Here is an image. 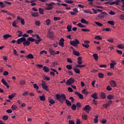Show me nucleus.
Instances as JSON below:
<instances>
[{"instance_id":"obj_21","label":"nucleus","mask_w":124,"mask_h":124,"mask_svg":"<svg viewBox=\"0 0 124 124\" xmlns=\"http://www.w3.org/2000/svg\"><path fill=\"white\" fill-rule=\"evenodd\" d=\"M114 95L112 94H109L107 96V98L109 100H111V99H114Z\"/></svg>"},{"instance_id":"obj_41","label":"nucleus","mask_w":124,"mask_h":124,"mask_svg":"<svg viewBox=\"0 0 124 124\" xmlns=\"http://www.w3.org/2000/svg\"><path fill=\"white\" fill-rule=\"evenodd\" d=\"M94 23L95 24H96V25H97V26H98V27H102V26H103V24H102V23L99 22L95 21Z\"/></svg>"},{"instance_id":"obj_51","label":"nucleus","mask_w":124,"mask_h":124,"mask_svg":"<svg viewBox=\"0 0 124 124\" xmlns=\"http://www.w3.org/2000/svg\"><path fill=\"white\" fill-rule=\"evenodd\" d=\"M11 108H12V110H16V109H17V108H18V107H17V106H16V105H13L11 107Z\"/></svg>"},{"instance_id":"obj_33","label":"nucleus","mask_w":124,"mask_h":124,"mask_svg":"<svg viewBox=\"0 0 124 124\" xmlns=\"http://www.w3.org/2000/svg\"><path fill=\"white\" fill-rule=\"evenodd\" d=\"M39 98L41 101H45L46 100L45 96L44 95H43L42 96H40Z\"/></svg>"},{"instance_id":"obj_54","label":"nucleus","mask_w":124,"mask_h":124,"mask_svg":"<svg viewBox=\"0 0 124 124\" xmlns=\"http://www.w3.org/2000/svg\"><path fill=\"white\" fill-rule=\"evenodd\" d=\"M48 102H49V103H50V104H55V103H56V102H55V101H54V100H53V99H51Z\"/></svg>"},{"instance_id":"obj_2","label":"nucleus","mask_w":124,"mask_h":124,"mask_svg":"<svg viewBox=\"0 0 124 124\" xmlns=\"http://www.w3.org/2000/svg\"><path fill=\"white\" fill-rule=\"evenodd\" d=\"M70 44L72 46H74V47H76L78 46V44H80V41H79V40L76 39L74 41H70Z\"/></svg>"},{"instance_id":"obj_5","label":"nucleus","mask_w":124,"mask_h":124,"mask_svg":"<svg viewBox=\"0 0 124 124\" xmlns=\"http://www.w3.org/2000/svg\"><path fill=\"white\" fill-rule=\"evenodd\" d=\"M74 82H75V80H74V79L70 78L67 80L66 85H71L72 84H74Z\"/></svg>"},{"instance_id":"obj_6","label":"nucleus","mask_w":124,"mask_h":124,"mask_svg":"<svg viewBox=\"0 0 124 124\" xmlns=\"http://www.w3.org/2000/svg\"><path fill=\"white\" fill-rule=\"evenodd\" d=\"M19 23V20L16 19V20H14V22L12 23V26L13 27H14V28H19V26L17 25V24Z\"/></svg>"},{"instance_id":"obj_19","label":"nucleus","mask_w":124,"mask_h":124,"mask_svg":"<svg viewBox=\"0 0 124 124\" xmlns=\"http://www.w3.org/2000/svg\"><path fill=\"white\" fill-rule=\"evenodd\" d=\"M116 64H117V63L115 62H113V63H110V69H114V67H115V65H116Z\"/></svg>"},{"instance_id":"obj_9","label":"nucleus","mask_w":124,"mask_h":124,"mask_svg":"<svg viewBox=\"0 0 124 124\" xmlns=\"http://www.w3.org/2000/svg\"><path fill=\"white\" fill-rule=\"evenodd\" d=\"M64 39L63 38H62L60 40L59 45L61 46V47H64Z\"/></svg>"},{"instance_id":"obj_45","label":"nucleus","mask_w":124,"mask_h":124,"mask_svg":"<svg viewBox=\"0 0 124 124\" xmlns=\"http://www.w3.org/2000/svg\"><path fill=\"white\" fill-rule=\"evenodd\" d=\"M39 12L40 14H44V10L41 8H39Z\"/></svg>"},{"instance_id":"obj_47","label":"nucleus","mask_w":124,"mask_h":124,"mask_svg":"<svg viewBox=\"0 0 124 124\" xmlns=\"http://www.w3.org/2000/svg\"><path fill=\"white\" fill-rule=\"evenodd\" d=\"M8 120V116L4 115L2 117V120L3 121H7Z\"/></svg>"},{"instance_id":"obj_50","label":"nucleus","mask_w":124,"mask_h":124,"mask_svg":"<svg viewBox=\"0 0 124 124\" xmlns=\"http://www.w3.org/2000/svg\"><path fill=\"white\" fill-rule=\"evenodd\" d=\"M15 96V94H12L8 96L9 99H12Z\"/></svg>"},{"instance_id":"obj_10","label":"nucleus","mask_w":124,"mask_h":124,"mask_svg":"<svg viewBox=\"0 0 124 124\" xmlns=\"http://www.w3.org/2000/svg\"><path fill=\"white\" fill-rule=\"evenodd\" d=\"M22 44L24 46H30V44H31V43L29 42V40H27V39H25V41L23 42Z\"/></svg>"},{"instance_id":"obj_4","label":"nucleus","mask_w":124,"mask_h":124,"mask_svg":"<svg viewBox=\"0 0 124 124\" xmlns=\"http://www.w3.org/2000/svg\"><path fill=\"white\" fill-rule=\"evenodd\" d=\"M26 41V38L25 37H21L16 41V44H21V43H23L24 42Z\"/></svg>"},{"instance_id":"obj_53","label":"nucleus","mask_w":124,"mask_h":124,"mask_svg":"<svg viewBox=\"0 0 124 124\" xmlns=\"http://www.w3.org/2000/svg\"><path fill=\"white\" fill-rule=\"evenodd\" d=\"M82 93H84L85 94H89L88 91L86 89H83L82 90Z\"/></svg>"},{"instance_id":"obj_8","label":"nucleus","mask_w":124,"mask_h":124,"mask_svg":"<svg viewBox=\"0 0 124 124\" xmlns=\"http://www.w3.org/2000/svg\"><path fill=\"white\" fill-rule=\"evenodd\" d=\"M108 14H107V13L105 12H103V13H102V14L99 15L98 16V18H104V17H105V15H108Z\"/></svg>"},{"instance_id":"obj_48","label":"nucleus","mask_w":124,"mask_h":124,"mask_svg":"<svg viewBox=\"0 0 124 124\" xmlns=\"http://www.w3.org/2000/svg\"><path fill=\"white\" fill-rule=\"evenodd\" d=\"M66 67L68 70H71V69H72V65H67Z\"/></svg>"},{"instance_id":"obj_17","label":"nucleus","mask_w":124,"mask_h":124,"mask_svg":"<svg viewBox=\"0 0 124 124\" xmlns=\"http://www.w3.org/2000/svg\"><path fill=\"white\" fill-rule=\"evenodd\" d=\"M80 22L81 23H82V24H86V25H89V22L86 20V19H85V18H82L81 19Z\"/></svg>"},{"instance_id":"obj_24","label":"nucleus","mask_w":124,"mask_h":124,"mask_svg":"<svg viewBox=\"0 0 124 124\" xmlns=\"http://www.w3.org/2000/svg\"><path fill=\"white\" fill-rule=\"evenodd\" d=\"M73 53L75 56H77V57L80 56V53L76 50H73Z\"/></svg>"},{"instance_id":"obj_63","label":"nucleus","mask_w":124,"mask_h":124,"mask_svg":"<svg viewBox=\"0 0 124 124\" xmlns=\"http://www.w3.org/2000/svg\"><path fill=\"white\" fill-rule=\"evenodd\" d=\"M81 31H84L85 32H87L90 31V30H88V29H81Z\"/></svg>"},{"instance_id":"obj_16","label":"nucleus","mask_w":124,"mask_h":124,"mask_svg":"<svg viewBox=\"0 0 124 124\" xmlns=\"http://www.w3.org/2000/svg\"><path fill=\"white\" fill-rule=\"evenodd\" d=\"M91 97L93 98V99H98V97L97 96V93H94L91 95Z\"/></svg>"},{"instance_id":"obj_11","label":"nucleus","mask_w":124,"mask_h":124,"mask_svg":"<svg viewBox=\"0 0 124 124\" xmlns=\"http://www.w3.org/2000/svg\"><path fill=\"white\" fill-rule=\"evenodd\" d=\"M1 82H2V84L4 85V86H6L7 87V89H8L10 86L8 85V84L7 83L6 81H5L4 78H2Z\"/></svg>"},{"instance_id":"obj_12","label":"nucleus","mask_w":124,"mask_h":124,"mask_svg":"<svg viewBox=\"0 0 124 124\" xmlns=\"http://www.w3.org/2000/svg\"><path fill=\"white\" fill-rule=\"evenodd\" d=\"M109 83H110V85L111 87H112L113 88L115 87H117V83L114 80H111L109 82Z\"/></svg>"},{"instance_id":"obj_34","label":"nucleus","mask_w":124,"mask_h":124,"mask_svg":"<svg viewBox=\"0 0 124 124\" xmlns=\"http://www.w3.org/2000/svg\"><path fill=\"white\" fill-rule=\"evenodd\" d=\"M100 97H101L103 99H105L106 98V95H105V93H101L100 95Z\"/></svg>"},{"instance_id":"obj_60","label":"nucleus","mask_w":124,"mask_h":124,"mask_svg":"<svg viewBox=\"0 0 124 124\" xmlns=\"http://www.w3.org/2000/svg\"><path fill=\"white\" fill-rule=\"evenodd\" d=\"M35 25L36 26H38V27H39V26H40V21L36 20Z\"/></svg>"},{"instance_id":"obj_29","label":"nucleus","mask_w":124,"mask_h":124,"mask_svg":"<svg viewBox=\"0 0 124 124\" xmlns=\"http://www.w3.org/2000/svg\"><path fill=\"white\" fill-rule=\"evenodd\" d=\"M27 40H28V41H31V42H34L35 41V39L31 37H29L28 39Z\"/></svg>"},{"instance_id":"obj_42","label":"nucleus","mask_w":124,"mask_h":124,"mask_svg":"<svg viewBox=\"0 0 124 124\" xmlns=\"http://www.w3.org/2000/svg\"><path fill=\"white\" fill-rule=\"evenodd\" d=\"M108 24H109V25H111V26H114L115 25V22H114V21L108 20Z\"/></svg>"},{"instance_id":"obj_57","label":"nucleus","mask_w":124,"mask_h":124,"mask_svg":"<svg viewBox=\"0 0 124 124\" xmlns=\"http://www.w3.org/2000/svg\"><path fill=\"white\" fill-rule=\"evenodd\" d=\"M107 41L108 42H110V43H113V42H114V39H112V38H109L107 40Z\"/></svg>"},{"instance_id":"obj_27","label":"nucleus","mask_w":124,"mask_h":124,"mask_svg":"<svg viewBox=\"0 0 124 124\" xmlns=\"http://www.w3.org/2000/svg\"><path fill=\"white\" fill-rule=\"evenodd\" d=\"M26 59H34L33 55L32 54H30L26 56Z\"/></svg>"},{"instance_id":"obj_32","label":"nucleus","mask_w":124,"mask_h":124,"mask_svg":"<svg viewBox=\"0 0 124 124\" xmlns=\"http://www.w3.org/2000/svg\"><path fill=\"white\" fill-rule=\"evenodd\" d=\"M31 16H33V17H37L38 16H39V14L36 12L32 13Z\"/></svg>"},{"instance_id":"obj_37","label":"nucleus","mask_w":124,"mask_h":124,"mask_svg":"<svg viewBox=\"0 0 124 124\" xmlns=\"http://www.w3.org/2000/svg\"><path fill=\"white\" fill-rule=\"evenodd\" d=\"M78 108V110H79V109H80V107H82V105H81V103H80V102H78L76 104V105Z\"/></svg>"},{"instance_id":"obj_43","label":"nucleus","mask_w":124,"mask_h":124,"mask_svg":"<svg viewBox=\"0 0 124 124\" xmlns=\"http://www.w3.org/2000/svg\"><path fill=\"white\" fill-rule=\"evenodd\" d=\"M122 1V0H116L115 1H114V4H116V5H119L120 4V2Z\"/></svg>"},{"instance_id":"obj_62","label":"nucleus","mask_w":124,"mask_h":124,"mask_svg":"<svg viewBox=\"0 0 124 124\" xmlns=\"http://www.w3.org/2000/svg\"><path fill=\"white\" fill-rule=\"evenodd\" d=\"M26 32L28 33V34H31V33H32V32H33V31H32V30H30L27 31Z\"/></svg>"},{"instance_id":"obj_13","label":"nucleus","mask_w":124,"mask_h":124,"mask_svg":"<svg viewBox=\"0 0 124 124\" xmlns=\"http://www.w3.org/2000/svg\"><path fill=\"white\" fill-rule=\"evenodd\" d=\"M75 94H77L78 96L80 99H83L84 98V96L83 94L80 93L79 92H75Z\"/></svg>"},{"instance_id":"obj_56","label":"nucleus","mask_w":124,"mask_h":124,"mask_svg":"<svg viewBox=\"0 0 124 124\" xmlns=\"http://www.w3.org/2000/svg\"><path fill=\"white\" fill-rule=\"evenodd\" d=\"M99 67H100V68H106L107 65L106 64H101L99 65Z\"/></svg>"},{"instance_id":"obj_7","label":"nucleus","mask_w":124,"mask_h":124,"mask_svg":"<svg viewBox=\"0 0 124 124\" xmlns=\"http://www.w3.org/2000/svg\"><path fill=\"white\" fill-rule=\"evenodd\" d=\"M17 20H18V21L20 20L21 24H22L23 25H25V20L24 19L22 18L21 17V16H17Z\"/></svg>"},{"instance_id":"obj_55","label":"nucleus","mask_w":124,"mask_h":124,"mask_svg":"<svg viewBox=\"0 0 124 124\" xmlns=\"http://www.w3.org/2000/svg\"><path fill=\"white\" fill-rule=\"evenodd\" d=\"M0 7H1V8H3V7H5V5L3 3V2L1 1H0Z\"/></svg>"},{"instance_id":"obj_31","label":"nucleus","mask_w":124,"mask_h":124,"mask_svg":"<svg viewBox=\"0 0 124 124\" xmlns=\"http://www.w3.org/2000/svg\"><path fill=\"white\" fill-rule=\"evenodd\" d=\"M66 29L68 30V31L69 32L72 31V30H71V29H72V25H67Z\"/></svg>"},{"instance_id":"obj_14","label":"nucleus","mask_w":124,"mask_h":124,"mask_svg":"<svg viewBox=\"0 0 124 124\" xmlns=\"http://www.w3.org/2000/svg\"><path fill=\"white\" fill-rule=\"evenodd\" d=\"M47 7L46 8V10H52L53 6L51 4H47Z\"/></svg>"},{"instance_id":"obj_18","label":"nucleus","mask_w":124,"mask_h":124,"mask_svg":"<svg viewBox=\"0 0 124 124\" xmlns=\"http://www.w3.org/2000/svg\"><path fill=\"white\" fill-rule=\"evenodd\" d=\"M49 52L52 56H55V55H56V52H55V51H54L52 48H49Z\"/></svg>"},{"instance_id":"obj_36","label":"nucleus","mask_w":124,"mask_h":124,"mask_svg":"<svg viewBox=\"0 0 124 124\" xmlns=\"http://www.w3.org/2000/svg\"><path fill=\"white\" fill-rule=\"evenodd\" d=\"M76 108H77V107L76 106V105L73 104L72 106H71V109L73 111H76Z\"/></svg>"},{"instance_id":"obj_52","label":"nucleus","mask_w":124,"mask_h":124,"mask_svg":"<svg viewBox=\"0 0 124 124\" xmlns=\"http://www.w3.org/2000/svg\"><path fill=\"white\" fill-rule=\"evenodd\" d=\"M95 39H97V40H101V39H102V38L100 36H99V35H97L95 36L94 38Z\"/></svg>"},{"instance_id":"obj_3","label":"nucleus","mask_w":124,"mask_h":124,"mask_svg":"<svg viewBox=\"0 0 124 124\" xmlns=\"http://www.w3.org/2000/svg\"><path fill=\"white\" fill-rule=\"evenodd\" d=\"M47 37L48 38H51V39H53L54 37H55V35H54V32L53 31L49 30L47 32Z\"/></svg>"},{"instance_id":"obj_20","label":"nucleus","mask_w":124,"mask_h":124,"mask_svg":"<svg viewBox=\"0 0 124 124\" xmlns=\"http://www.w3.org/2000/svg\"><path fill=\"white\" fill-rule=\"evenodd\" d=\"M78 64H82V63H83L81 57H79L78 58Z\"/></svg>"},{"instance_id":"obj_23","label":"nucleus","mask_w":124,"mask_h":124,"mask_svg":"<svg viewBox=\"0 0 124 124\" xmlns=\"http://www.w3.org/2000/svg\"><path fill=\"white\" fill-rule=\"evenodd\" d=\"M3 38H4V39H8V38H9V37H12V36H11V35L10 34H4L3 36Z\"/></svg>"},{"instance_id":"obj_44","label":"nucleus","mask_w":124,"mask_h":124,"mask_svg":"<svg viewBox=\"0 0 124 124\" xmlns=\"http://www.w3.org/2000/svg\"><path fill=\"white\" fill-rule=\"evenodd\" d=\"M46 23L47 26H49V25H50V24H51V19H47L46 20Z\"/></svg>"},{"instance_id":"obj_30","label":"nucleus","mask_w":124,"mask_h":124,"mask_svg":"<svg viewBox=\"0 0 124 124\" xmlns=\"http://www.w3.org/2000/svg\"><path fill=\"white\" fill-rule=\"evenodd\" d=\"M42 88L44 90H45L46 91H48V86H47L46 84H42Z\"/></svg>"},{"instance_id":"obj_49","label":"nucleus","mask_w":124,"mask_h":124,"mask_svg":"<svg viewBox=\"0 0 124 124\" xmlns=\"http://www.w3.org/2000/svg\"><path fill=\"white\" fill-rule=\"evenodd\" d=\"M42 41V39H39V40H35L34 42L36 44H39V42Z\"/></svg>"},{"instance_id":"obj_25","label":"nucleus","mask_w":124,"mask_h":124,"mask_svg":"<svg viewBox=\"0 0 124 124\" xmlns=\"http://www.w3.org/2000/svg\"><path fill=\"white\" fill-rule=\"evenodd\" d=\"M83 110L84 111H87V110H91V106L88 105L85 106V107L83 108Z\"/></svg>"},{"instance_id":"obj_39","label":"nucleus","mask_w":124,"mask_h":124,"mask_svg":"<svg viewBox=\"0 0 124 124\" xmlns=\"http://www.w3.org/2000/svg\"><path fill=\"white\" fill-rule=\"evenodd\" d=\"M17 33H19L18 35V37H21L22 36H23V31H17Z\"/></svg>"},{"instance_id":"obj_46","label":"nucleus","mask_w":124,"mask_h":124,"mask_svg":"<svg viewBox=\"0 0 124 124\" xmlns=\"http://www.w3.org/2000/svg\"><path fill=\"white\" fill-rule=\"evenodd\" d=\"M33 87L34 89H35V90H36L37 91H38L39 90V87L38 86V85H37V84H33Z\"/></svg>"},{"instance_id":"obj_1","label":"nucleus","mask_w":124,"mask_h":124,"mask_svg":"<svg viewBox=\"0 0 124 124\" xmlns=\"http://www.w3.org/2000/svg\"><path fill=\"white\" fill-rule=\"evenodd\" d=\"M55 96L56 97L57 100H59L61 103H63V101L65 100L67 106H68L69 107H71V105H72V104L69 100L66 99V96H65V94L63 93L62 94H56Z\"/></svg>"},{"instance_id":"obj_64","label":"nucleus","mask_w":124,"mask_h":124,"mask_svg":"<svg viewBox=\"0 0 124 124\" xmlns=\"http://www.w3.org/2000/svg\"><path fill=\"white\" fill-rule=\"evenodd\" d=\"M69 124H75V122H74V121H73V120H69Z\"/></svg>"},{"instance_id":"obj_15","label":"nucleus","mask_w":124,"mask_h":124,"mask_svg":"<svg viewBox=\"0 0 124 124\" xmlns=\"http://www.w3.org/2000/svg\"><path fill=\"white\" fill-rule=\"evenodd\" d=\"M43 70H44V71H45V72L46 73H48L49 72V71H50V69L49 68V67H47V66H44L43 67Z\"/></svg>"},{"instance_id":"obj_59","label":"nucleus","mask_w":124,"mask_h":124,"mask_svg":"<svg viewBox=\"0 0 124 124\" xmlns=\"http://www.w3.org/2000/svg\"><path fill=\"white\" fill-rule=\"evenodd\" d=\"M54 21H59L60 20H61V17H57V16H55L54 17Z\"/></svg>"},{"instance_id":"obj_58","label":"nucleus","mask_w":124,"mask_h":124,"mask_svg":"<svg viewBox=\"0 0 124 124\" xmlns=\"http://www.w3.org/2000/svg\"><path fill=\"white\" fill-rule=\"evenodd\" d=\"M44 53L46 55H47V51L46 50H42L40 52V55H42L43 54H44Z\"/></svg>"},{"instance_id":"obj_28","label":"nucleus","mask_w":124,"mask_h":124,"mask_svg":"<svg viewBox=\"0 0 124 124\" xmlns=\"http://www.w3.org/2000/svg\"><path fill=\"white\" fill-rule=\"evenodd\" d=\"M19 84L20 85V86H24L26 84V82L25 81V80L21 79L20 80H19Z\"/></svg>"},{"instance_id":"obj_35","label":"nucleus","mask_w":124,"mask_h":124,"mask_svg":"<svg viewBox=\"0 0 124 124\" xmlns=\"http://www.w3.org/2000/svg\"><path fill=\"white\" fill-rule=\"evenodd\" d=\"M98 76L99 78H100V79H102V78L104 77V74L102 73H99V74H98Z\"/></svg>"},{"instance_id":"obj_61","label":"nucleus","mask_w":124,"mask_h":124,"mask_svg":"<svg viewBox=\"0 0 124 124\" xmlns=\"http://www.w3.org/2000/svg\"><path fill=\"white\" fill-rule=\"evenodd\" d=\"M82 46L83 47H84V48H87L88 49V48H89V47H90V45H89L88 44H82Z\"/></svg>"},{"instance_id":"obj_40","label":"nucleus","mask_w":124,"mask_h":124,"mask_svg":"<svg viewBox=\"0 0 124 124\" xmlns=\"http://www.w3.org/2000/svg\"><path fill=\"white\" fill-rule=\"evenodd\" d=\"M117 47L119 49H124V46L122 44H119L117 45Z\"/></svg>"},{"instance_id":"obj_22","label":"nucleus","mask_w":124,"mask_h":124,"mask_svg":"<svg viewBox=\"0 0 124 124\" xmlns=\"http://www.w3.org/2000/svg\"><path fill=\"white\" fill-rule=\"evenodd\" d=\"M73 69L76 73L80 74V69H78L76 67H74Z\"/></svg>"},{"instance_id":"obj_38","label":"nucleus","mask_w":124,"mask_h":124,"mask_svg":"<svg viewBox=\"0 0 124 124\" xmlns=\"http://www.w3.org/2000/svg\"><path fill=\"white\" fill-rule=\"evenodd\" d=\"M94 124L98 123V116L97 115H95V118L94 119Z\"/></svg>"},{"instance_id":"obj_26","label":"nucleus","mask_w":124,"mask_h":124,"mask_svg":"<svg viewBox=\"0 0 124 124\" xmlns=\"http://www.w3.org/2000/svg\"><path fill=\"white\" fill-rule=\"evenodd\" d=\"M93 57L94 58L95 61H98V55L96 53L93 54Z\"/></svg>"}]
</instances>
